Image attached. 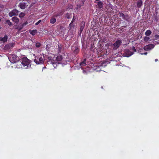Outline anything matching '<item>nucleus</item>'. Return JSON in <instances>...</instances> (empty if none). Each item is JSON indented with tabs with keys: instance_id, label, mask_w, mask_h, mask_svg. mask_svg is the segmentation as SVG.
<instances>
[{
	"instance_id": "nucleus-11",
	"label": "nucleus",
	"mask_w": 159,
	"mask_h": 159,
	"mask_svg": "<svg viewBox=\"0 0 159 159\" xmlns=\"http://www.w3.org/2000/svg\"><path fill=\"white\" fill-rule=\"evenodd\" d=\"M85 25V23L84 22H82L81 24V27L80 29V33L82 32L83 30L84 29V28Z\"/></svg>"
},
{
	"instance_id": "nucleus-26",
	"label": "nucleus",
	"mask_w": 159,
	"mask_h": 159,
	"mask_svg": "<svg viewBox=\"0 0 159 159\" xmlns=\"http://www.w3.org/2000/svg\"><path fill=\"white\" fill-rule=\"evenodd\" d=\"M36 47L37 48H39L41 46V44L39 43H37L35 44Z\"/></svg>"
},
{
	"instance_id": "nucleus-19",
	"label": "nucleus",
	"mask_w": 159,
	"mask_h": 159,
	"mask_svg": "<svg viewBox=\"0 0 159 159\" xmlns=\"http://www.w3.org/2000/svg\"><path fill=\"white\" fill-rule=\"evenodd\" d=\"M85 61H86V59H84V61L80 63V65L82 67L83 66H85L86 64V63H85Z\"/></svg>"
},
{
	"instance_id": "nucleus-20",
	"label": "nucleus",
	"mask_w": 159,
	"mask_h": 159,
	"mask_svg": "<svg viewBox=\"0 0 159 159\" xmlns=\"http://www.w3.org/2000/svg\"><path fill=\"white\" fill-rule=\"evenodd\" d=\"M155 39L158 40V41L157 42V44H159V35H155Z\"/></svg>"
},
{
	"instance_id": "nucleus-32",
	"label": "nucleus",
	"mask_w": 159,
	"mask_h": 159,
	"mask_svg": "<svg viewBox=\"0 0 159 159\" xmlns=\"http://www.w3.org/2000/svg\"><path fill=\"white\" fill-rule=\"evenodd\" d=\"M132 50H133L134 52H136V49H135V48H134V47H133Z\"/></svg>"
},
{
	"instance_id": "nucleus-37",
	"label": "nucleus",
	"mask_w": 159,
	"mask_h": 159,
	"mask_svg": "<svg viewBox=\"0 0 159 159\" xmlns=\"http://www.w3.org/2000/svg\"><path fill=\"white\" fill-rule=\"evenodd\" d=\"M97 1H99L100 0H95Z\"/></svg>"
},
{
	"instance_id": "nucleus-33",
	"label": "nucleus",
	"mask_w": 159,
	"mask_h": 159,
	"mask_svg": "<svg viewBox=\"0 0 159 159\" xmlns=\"http://www.w3.org/2000/svg\"><path fill=\"white\" fill-rule=\"evenodd\" d=\"M141 55H146L147 54V52H145L144 53H141L140 54Z\"/></svg>"
},
{
	"instance_id": "nucleus-6",
	"label": "nucleus",
	"mask_w": 159,
	"mask_h": 159,
	"mask_svg": "<svg viewBox=\"0 0 159 159\" xmlns=\"http://www.w3.org/2000/svg\"><path fill=\"white\" fill-rule=\"evenodd\" d=\"M18 14V11L16 9H14L10 11L9 13V15L10 17H12L13 16H17Z\"/></svg>"
},
{
	"instance_id": "nucleus-12",
	"label": "nucleus",
	"mask_w": 159,
	"mask_h": 159,
	"mask_svg": "<svg viewBox=\"0 0 159 159\" xmlns=\"http://www.w3.org/2000/svg\"><path fill=\"white\" fill-rule=\"evenodd\" d=\"M12 20L16 23H17L19 21L18 19L16 16L13 17L12 18Z\"/></svg>"
},
{
	"instance_id": "nucleus-34",
	"label": "nucleus",
	"mask_w": 159,
	"mask_h": 159,
	"mask_svg": "<svg viewBox=\"0 0 159 159\" xmlns=\"http://www.w3.org/2000/svg\"><path fill=\"white\" fill-rule=\"evenodd\" d=\"M83 5V2L82 3V5H81V6H82ZM77 7L78 8V7H79L80 8V7L81 6H79L78 5H77Z\"/></svg>"
},
{
	"instance_id": "nucleus-5",
	"label": "nucleus",
	"mask_w": 159,
	"mask_h": 159,
	"mask_svg": "<svg viewBox=\"0 0 159 159\" xmlns=\"http://www.w3.org/2000/svg\"><path fill=\"white\" fill-rule=\"evenodd\" d=\"M122 43L121 40H118L113 44V46L114 47L113 48L114 50L116 49L120 46Z\"/></svg>"
},
{
	"instance_id": "nucleus-23",
	"label": "nucleus",
	"mask_w": 159,
	"mask_h": 159,
	"mask_svg": "<svg viewBox=\"0 0 159 159\" xmlns=\"http://www.w3.org/2000/svg\"><path fill=\"white\" fill-rule=\"evenodd\" d=\"M79 51V49L77 47H76L74 51V53L75 54L78 53Z\"/></svg>"
},
{
	"instance_id": "nucleus-14",
	"label": "nucleus",
	"mask_w": 159,
	"mask_h": 159,
	"mask_svg": "<svg viewBox=\"0 0 159 159\" xmlns=\"http://www.w3.org/2000/svg\"><path fill=\"white\" fill-rule=\"evenodd\" d=\"M15 44L13 43H11L8 45L6 46V47H7L8 48H10L14 46Z\"/></svg>"
},
{
	"instance_id": "nucleus-9",
	"label": "nucleus",
	"mask_w": 159,
	"mask_h": 159,
	"mask_svg": "<svg viewBox=\"0 0 159 159\" xmlns=\"http://www.w3.org/2000/svg\"><path fill=\"white\" fill-rule=\"evenodd\" d=\"M125 53L126 54L125 56L127 57H129L133 54L134 53L129 51L128 50H126Z\"/></svg>"
},
{
	"instance_id": "nucleus-31",
	"label": "nucleus",
	"mask_w": 159,
	"mask_h": 159,
	"mask_svg": "<svg viewBox=\"0 0 159 159\" xmlns=\"http://www.w3.org/2000/svg\"><path fill=\"white\" fill-rule=\"evenodd\" d=\"M28 24V23L27 22H26L25 23L23 24L22 26H24L25 25H26L27 24Z\"/></svg>"
},
{
	"instance_id": "nucleus-4",
	"label": "nucleus",
	"mask_w": 159,
	"mask_h": 159,
	"mask_svg": "<svg viewBox=\"0 0 159 159\" xmlns=\"http://www.w3.org/2000/svg\"><path fill=\"white\" fill-rule=\"evenodd\" d=\"M34 61L37 64H42L44 62V58L42 57H35Z\"/></svg>"
},
{
	"instance_id": "nucleus-8",
	"label": "nucleus",
	"mask_w": 159,
	"mask_h": 159,
	"mask_svg": "<svg viewBox=\"0 0 159 159\" xmlns=\"http://www.w3.org/2000/svg\"><path fill=\"white\" fill-rule=\"evenodd\" d=\"M154 45L153 44H150L146 45L144 47V49L146 51L151 50L154 48Z\"/></svg>"
},
{
	"instance_id": "nucleus-22",
	"label": "nucleus",
	"mask_w": 159,
	"mask_h": 159,
	"mask_svg": "<svg viewBox=\"0 0 159 159\" xmlns=\"http://www.w3.org/2000/svg\"><path fill=\"white\" fill-rule=\"evenodd\" d=\"M150 39L149 37L147 36L145 37L144 38V40L145 42H147Z\"/></svg>"
},
{
	"instance_id": "nucleus-39",
	"label": "nucleus",
	"mask_w": 159,
	"mask_h": 159,
	"mask_svg": "<svg viewBox=\"0 0 159 159\" xmlns=\"http://www.w3.org/2000/svg\"><path fill=\"white\" fill-rule=\"evenodd\" d=\"M83 1H84V0H83Z\"/></svg>"
},
{
	"instance_id": "nucleus-15",
	"label": "nucleus",
	"mask_w": 159,
	"mask_h": 159,
	"mask_svg": "<svg viewBox=\"0 0 159 159\" xmlns=\"http://www.w3.org/2000/svg\"><path fill=\"white\" fill-rule=\"evenodd\" d=\"M143 2L141 0H139L137 3V6L138 7H140L142 5Z\"/></svg>"
},
{
	"instance_id": "nucleus-27",
	"label": "nucleus",
	"mask_w": 159,
	"mask_h": 159,
	"mask_svg": "<svg viewBox=\"0 0 159 159\" xmlns=\"http://www.w3.org/2000/svg\"><path fill=\"white\" fill-rule=\"evenodd\" d=\"M69 25L70 27V29H72V28H74V25L73 24V23H72V24L70 25V24Z\"/></svg>"
},
{
	"instance_id": "nucleus-24",
	"label": "nucleus",
	"mask_w": 159,
	"mask_h": 159,
	"mask_svg": "<svg viewBox=\"0 0 159 159\" xmlns=\"http://www.w3.org/2000/svg\"><path fill=\"white\" fill-rule=\"evenodd\" d=\"M25 16V14L24 13L21 12L19 15V16L20 18L23 17Z\"/></svg>"
},
{
	"instance_id": "nucleus-3",
	"label": "nucleus",
	"mask_w": 159,
	"mask_h": 159,
	"mask_svg": "<svg viewBox=\"0 0 159 159\" xmlns=\"http://www.w3.org/2000/svg\"><path fill=\"white\" fill-rule=\"evenodd\" d=\"M8 58L10 62L13 63L17 62L19 59V57L15 54L11 55Z\"/></svg>"
},
{
	"instance_id": "nucleus-10",
	"label": "nucleus",
	"mask_w": 159,
	"mask_h": 159,
	"mask_svg": "<svg viewBox=\"0 0 159 159\" xmlns=\"http://www.w3.org/2000/svg\"><path fill=\"white\" fill-rule=\"evenodd\" d=\"M7 38L8 37L7 35H5L4 37L0 38V41L3 43L7 41Z\"/></svg>"
},
{
	"instance_id": "nucleus-30",
	"label": "nucleus",
	"mask_w": 159,
	"mask_h": 159,
	"mask_svg": "<svg viewBox=\"0 0 159 159\" xmlns=\"http://www.w3.org/2000/svg\"><path fill=\"white\" fill-rule=\"evenodd\" d=\"M41 21V20H39V21H38L37 22H36L35 23V25H38Z\"/></svg>"
},
{
	"instance_id": "nucleus-1",
	"label": "nucleus",
	"mask_w": 159,
	"mask_h": 159,
	"mask_svg": "<svg viewBox=\"0 0 159 159\" xmlns=\"http://www.w3.org/2000/svg\"><path fill=\"white\" fill-rule=\"evenodd\" d=\"M62 59V56H58L56 57H54L49 56L48 62L49 64H52L54 67H56L57 64H62L61 62Z\"/></svg>"
},
{
	"instance_id": "nucleus-29",
	"label": "nucleus",
	"mask_w": 159,
	"mask_h": 159,
	"mask_svg": "<svg viewBox=\"0 0 159 159\" xmlns=\"http://www.w3.org/2000/svg\"><path fill=\"white\" fill-rule=\"evenodd\" d=\"M75 17L74 16L73 18V19H72V21H71V23H70V25H71L72 24V23L73 22H74V20H75Z\"/></svg>"
},
{
	"instance_id": "nucleus-21",
	"label": "nucleus",
	"mask_w": 159,
	"mask_h": 159,
	"mask_svg": "<svg viewBox=\"0 0 159 159\" xmlns=\"http://www.w3.org/2000/svg\"><path fill=\"white\" fill-rule=\"evenodd\" d=\"M6 23L8 24L9 26H11L12 25V23H11L9 20H6Z\"/></svg>"
},
{
	"instance_id": "nucleus-16",
	"label": "nucleus",
	"mask_w": 159,
	"mask_h": 159,
	"mask_svg": "<svg viewBox=\"0 0 159 159\" xmlns=\"http://www.w3.org/2000/svg\"><path fill=\"white\" fill-rule=\"evenodd\" d=\"M56 21V19L55 18L52 17L50 20V23L51 24H54Z\"/></svg>"
},
{
	"instance_id": "nucleus-18",
	"label": "nucleus",
	"mask_w": 159,
	"mask_h": 159,
	"mask_svg": "<svg viewBox=\"0 0 159 159\" xmlns=\"http://www.w3.org/2000/svg\"><path fill=\"white\" fill-rule=\"evenodd\" d=\"M98 7L101 8L102 7V3L101 2H98Z\"/></svg>"
},
{
	"instance_id": "nucleus-7",
	"label": "nucleus",
	"mask_w": 159,
	"mask_h": 159,
	"mask_svg": "<svg viewBox=\"0 0 159 159\" xmlns=\"http://www.w3.org/2000/svg\"><path fill=\"white\" fill-rule=\"evenodd\" d=\"M28 6V4L27 3L24 2H20L18 5L19 7L22 9H25Z\"/></svg>"
},
{
	"instance_id": "nucleus-38",
	"label": "nucleus",
	"mask_w": 159,
	"mask_h": 159,
	"mask_svg": "<svg viewBox=\"0 0 159 159\" xmlns=\"http://www.w3.org/2000/svg\"><path fill=\"white\" fill-rule=\"evenodd\" d=\"M1 18H0V22L1 21Z\"/></svg>"
},
{
	"instance_id": "nucleus-13",
	"label": "nucleus",
	"mask_w": 159,
	"mask_h": 159,
	"mask_svg": "<svg viewBox=\"0 0 159 159\" xmlns=\"http://www.w3.org/2000/svg\"><path fill=\"white\" fill-rule=\"evenodd\" d=\"M30 33L32 35H34L37 33V30H30Z\"/></svg>"
},
{
	"instance_id": "nucleus-2",
	"label": "nucleus",
	"mask_w": 159,
	"mask_h": 159,
	"mask_svg": "<svg viewBox=\"0 0 159 159\" xmlns=\"http://www.w3.org/2000/svg\"><path fill=\"white\" fill-rule=\"evenodd\" d=\"M30 60L26 57H23L22 59L20 62H18L16 66V68H22L23 69H27L30 67Z\"/></svg>"
},
{
	"instance_id": "nucleus-28",
	"label": "nucleus",
	"mask_w": 159,
	"mask_h": 159,
	"mask_svg": "<svg viewBox=\"0 0 159 159\" xmlns=\"http://www.w3.org/2000/svg\"><path fill=\"white\" fill-rule=\"evenodd\" d=\"M71 14H67L66 15V17L68 19L70 18V16L71 15Z\"/></svg>"
},
{
	"instance_id": "nucleus-25",
	"label": "nucleus",
	"mask_w": 159,
	"mask_h": 159,
	"mask_svg": "<svg viewBox=\"0 0 159 159\" xmlns=\"http://www.w3.org/2000/svg\"><path fill=\"white\" fill-rule=\"evenodd\" d=\"M58 49L59 52H60L62 48V45L61 44L59 45L58 46Z\"/></svg>"
},
{
	"instance_id": "nucleus-36",
	"label": "nucleus",
	"mask_w": 159,
	"mask_h": 159,
	"mask_svg": "<svg viewBox=\"0 0 159 159\" xmlns=\"http://www.w3.org/2000/svg\"><path fill=\"white\" fill-rule=\"evenodd\" d=\"M158 61V59H155V61H156H156Z\"/></svg>"
},
{
	"instance_id": "nucleus-17",
	"label": "nucleus",
	"mask_w": 159,
	"mask_h": 159,
	"mask_svg": "<svg viewBox=\"0 0 159 159\" xmlns=\"http://www.w3.org/2000/svg\"><path fill=\"white\" fill-rule=\"evenodd\" d=\"M152 33V31L149 30H147L145 33V34L147 36H150Z\"/></svg>"
},
{
	"instance_id": "nucleus-35",
	"label": "nucleus",
	"mask_w": 159,
	"mask_h": 159,
	"mask_svg": "<svg viewBox=\"0 0 159 159\" xmlns=\"http://www.w3.org/2000/svg\"><path fill=\"white\" fill-rule=\"evenodd\" d=\"M121 16L123 18H124V15L123 14H121Z\"/></svg>"
}]
</instances>
